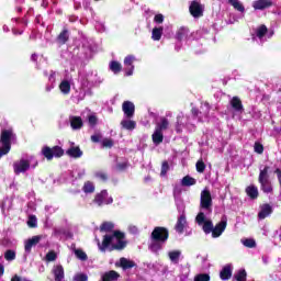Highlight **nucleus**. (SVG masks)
Masks as SVG:
<instances>
[{
    "mask_svg": "<svg viewBox=\"0 0 281 281\" xmlns=\"http://www.w3.org/2000/svg\"><path fill=\"white\" fill-rule=\"evenodd\" d=\"M80 87L75 91L72 100L75 102H82L87 95H93V89L99 87L102 82V78L98 76V72H79Z\"/></svg>",
    "mask_w": 281,
    "mask_h": 281,
    "instance_id": "1",
    "label": "nucleus"
},
{
    "mask_svg": "<svg viewBox=\"0 0 281 281\" xmlns=\"http://www.w3.org/2000/svg\"><path fill=\"white\" fill-rule=\"evenodd\" d=\"M98 247L100 251H121V249L126 247L124 233L115 231L112 235H105L101 244L98 241Z\"/></svg>",
    "mask_w": 281,
    "mask_h": 281,
    "instance_id": "2",
    "label": "nucleus"
},
{
    "mask_svg": "<svg viewBox=\"0 0 281 281\" xmlns=\"http://www.w3.org/2000/svg\"><path fill=\"white\" fill-rule=\"evenodd\" d=\"M169 233L166 227L157 226L150 235L149 249L153 254H157L164 249V245L168 240Z\"/></svg>",
    "mask_w": 281,
    "mask_h": 281,
    "instance_id": "3",
    "label": "nucleus"
},
{
    "mask_svg": "<svg viewBox=\"0 0 281 281\" xmlns=\"http://www.w3.org/2000/svg\"><path fill=\"white\" fill-rule=\"evenodd\" d=\"M38 166V160L34 156H24L20 160L13 162V170L16 175H23L32 168H36Z\"/></svg>",
    "mask_w": 281,
    "mask_h": 281,
    "instance_id": "4",
    "label": "nucleus"
},
{
    "mask_svg": "<svg viewBox=\"0 0 281 281\" xmlns=\"http://www.w3.org/2000/svg\"><path fill=\"white\" fill-rule=\"evenodd\" d=\"M16 143V134L12 127L2 128L0 135V148L3 149V154L10 153L12 150V144Z\"/></svg>",
    "mask_w": 281,
    "mask_h": 281,
    "instance_id": "5",
    "label": "nucleus"
},
{
    "mask_svg": "<svg viewBox=\"0 0 281 281\" xmlns=\"http://www.w3.org/2000/svg\"><path fill=\"white\" fill-rule=\"evenodd\" d=\"M259 178L258 181L260 183V188L265 194H270V192H273V187L271 186V180L269 179V166H266L265 168H259Z\"/></svg>",
    "mask_w": 281,
    "mask_h": 281,
    "instance_id": "6",
    "label": "nucleus"
},
{
    "mask_svg": "<svg viewBox=\"0 0 281 281\" xmlns=\"http://www.w3.org/2000/svg\"><path fill=\"white\" fill-rule=\"evenodd\" d=\"M273 34V31H269V29H267V25L261 24L255 30L252 40L255 41V43H258V45H263V43H267L268 38H271Z\"/></svg>",
    "mask_w": 281,
    "mask_h": 281,
    "instance_id": "7",
    "label": "nucleus"
},
{
    "mask_svg": "<svg viewBox=\"0 0 281 281\" xmlns=\"http://www.w3.org/2000/svg\"><path fill=\"white\" fill-rule=\"evenodd\" d=\"M210 215L205 212H199L195 217V223L200 226H202V229L204 234H212V231L214 229V223H212V220H210Z\"/></svg>",
    "mask_w": 281,
    "mask_h": 281,
    "instance_id": "8",
    "label": "nucleus"
},
{
    "mask_svg": "<svg viewBox=\"0 0 281 281\" xmlns=\"http://www.w3.org/2000/svg\"><path fill=\"white\" fill-rule=\"evenodd\" d=\"M200 212L212 214V193L207 188L203 189L200 195Z\"/></svg>",
    "mask_w": 281,
    "mask_h": 281,
    "instance_id": "9",
    "label": "nucleus"
},
{
    "mask_svg": "<svg viewBox=\"0 0 281 281\" xmlns=\"http://www.w3.org/2000/svg\"><path fill=\"white\" fill-rule=\"evenodd\" d=\"M194 131V123H190V117L180 113L177 117L176 132L183 133V131Z\"/></svg>",
    "mask_w": 281,
    "mask_h": 281,
    "instance_id": "10",
    "label": "nucleus"
},
{
    "mask_svg": "<svg viewBox=\"0 0 281 281\" xmlns=\"http://www.w3.org/2000/svg\"><path fill=\"white\" fill-rule=\"evenodd\" d=\"M233 117L235 120H240L243 113H245V108L243 106V101H240V98L233 97L229 101Z\"/></svg>",
    "mask_w": 281,
    "mask_h": 281,
    "instance_id": "11",
    "label": "nucleus"
},
{
    "mask_svg": "<svg viewBox=\"0 0 281 281\" xmlns=\"http://www.w3.org/2000/svg\"><path fill=\"white\" fill-rule=\"evenodd\" d=\"M44 76L45 78H47L48 82L45 86V91L46 93L52 92V90L56 87V81L60 80V72L56 71V70H44Z\"/></svg>",
    "mask_w": 281,
    "mask_h": 281,
    "instance_id": "12",
    "label": "nucleus"
},
{
    "mask_svg": "<svg viewBox=\"0 0 281 281\" xmlns=\"http://www.w3.org/2000/svg\"><path fill=\"white\" fill-rule=\"evenodd\" d=\"M42 155L48 160L52 161L54 157H63L65 155V150L61 149L60 146H54L53 148L49 146H44L42 148Z\"/></svg>",
    "mask_w": 281,
    "mask_h": 281,
    "instance_id": "13",
    "label": "nucleus"
},
{
    "mask_svg": "<svg viewBox=\"0 0 281 281\" xmlns=\"http://www.w3.org/2000/svg\"><path fill=\"white\" fill-rule=\"evenodd\" d=\"M210 103L203 102L200 106V112L196 108L192 109L193 117H198V122H205L210 115Z\"/></svg>",
    "mask_w": 281,
    "mask_h": 281,
    "instance_id": "14",
    "label": "nucleus"
},
{
    "mask_svg": "<svg viewBox=\"0 0 281 281\" xmlns=\"http://www.w3.org/2000/svg\"><path fill=\"white\" fill-rule=\"evenodd\" d=\"M71 87H74V77L67 75L59 82L58 89L61 95H69V93H71Z\"/></svg>",
    "mask_w": 281,
    "mask_h": 281,
    "instance_id": "15",
    "label": "nucleus"
},
{
    "mask_svg": "<svg viewBox=\"0 0 281 281\" xmlns=\"http://www.w3.org/2000/svg\"><path fill=\"white\" fill-rule=\"evenodd\" d=\"M189 12L193 19H201L203 12H205V5H203L199 0H194L190 3Z\"/></svg>",
    "mask_w": 281,
    "mask_h": 281,
    "instance_id": "16",
    "label": "nucleus"
},
{
    "mask_svg": "<svg viewBox=\"0 0 281 281\" xmlns=\"http://www.w3.org/2000/svg\"><path fill=\"white\" fill-rule=\"evenodd\" d=\"M94 203L98 207H102V205H111V203H113V198L109 196V192L106 190H102L95 195Z\"/></svg>",
    "mask_w": 281,
    "mask_h": 281,
    "instance_id": "17",
    "label": "nucleus"
},
{
    "mask_svg": "<svg viewBox=\"0 0 281 281\" xmlns=\"http://www.w3.org/2000/svg\"><path fill=\"white\" fill-rule=\"evenodd\" d=\"M225 229H227V216L224 215L221 222L213 226V231L211 232L212 238H221Z\"/></svg>",
    "mask_w": 281,
    "mask_h": 281,
    "instance_id": "18",
    "label": "nucleus"
},
{
    "mask_svg": "<svg viewBox=\"0 0 281 281\" xmlns=\"http://www.w3.org/2000/svg\"><path fill=\"white\" fill-rule=\"evenodd\" d=\"M122 111L128 120L135 117V103L131 101L123 102Z\"/></svg>",
    "mask_w": 281,
    "mask_h": 281,
    "instance_id": "19",
    "label": "nucleus"
},
{
    "mask_svg": "<svg viewBox=\"0 0 281 281\" xmlns=\"http://www.w3.org/2000/svg\"><path fill=\"white\" fill-rule=\"evenodd\" d=\"M133 63H135V56L128 55L124 58L125 76H133V71H135V65Z\"/></svg>",
    "mask_w": 281,
    "mask_h": 281,
    "instance_id": "20",
    "label": "nucleus"
},
{
    "mask_svg": "<svg viewBox=\"0 0 281 281\" xmlns=\"http://www.w3.org/2000/svg\"><path fill=\"white\" fill-rule=\"evenodd\" d=\"M82 49L86 54V57L89 58L93 52H95V46L93 45V41L87 37L82 38Z\"/></svg>",
    "mask_w": 281,
    "mask_h": 281,
    "instance_id": "21",
    "label": "nucleus"
},
{
    "mask_svg": "<svg viewBox=\"0 0 281 281\" xmlns=\"http://www.w3.org/2000/svg\"><path fill=\"white\" fill-rule=\"evenodd\" d=\"M43 236L36 235L32 238L27 239L24 245L25 254H32V247H36L38 243H41V239Z\"/></svg>",
    "mask_w": 281,
    "mask_h": 281,
    "instance_id": "22",
    "label": "nucleus"
},
{
    "mask_svg": "<svg viewBox=\"0 0 281 281\" xmlns=\"http://www.w3.org/2000/svg\"><path fill=\"white\" fill-rule=\"evenodd\" d=\"M55 281H65V268L63 265H55L52 269Z\"/></svg>",
    "mask_w": 281,
    "mask_h": 281,
    "instance_id": "23",
    "label": "nucleus"
},
{
    "mask_svg": "<svg viewBox=\"0 0 281 281\" xmlns=\"http://www.w3.org/2000/svg\"><path fill=\"white\" fill-rule=\"evenodd\" d=\"M66 155L72 159H80L83 153L80 150L79 146H75L74 143H70V147L66 150Z\"/></svg>",
    "mask_w": 281,
    "mask_h": 281,
    "instance_id": "24",
    "label": "nucleus"
},
{
    "mask_svg": "<svg viewBox=\"0 0 281 281\" xmlns=\"http://www.w3.org/2000/svg\"><path fill=\"white\" fill-rule=\"evenodd\" d=\"M171 265H179L181 262V259L183 258V254L181 250H170L167 254Z\"/></svg>",
    "mask_w": 281,
    "mask_h": 281,
    "instance_id": "25",
    "label": "nucleus"
},
{
    "mask_svg": "<svg viewBox=\"0 0 281 281\" xmlns=\"http://www.w3.org/2000/svg\"><path fill=\"white\" fill-rule=\"evenodd\" d=\"M186 225H188V220H186V213H181V215L178 217L177 224H176V232L178 234H183V231L186 229Z\"/></svg>",
    "mask_w": 281,
    "mask_h": 281,
    "instance_id": "26",
    "label": "nucleus"
},
{
    "mask_svg": "<svg viewBox=\"0 0 281 281\" xmlns=\"http://www.w3.org/2000/svg\"><path fill=\"white\" fill-rule=\"evenodd\" d=\"M273 212V207H271V205L269 204H262L260 206V211L258 213V218L260 221H265V218H267V216H271V213Z\"/></svg>",
    "mask_w": 281,
    "mask_h": 281,
    "instance_id": "27",
    "label": "nucleus"
},
{
    "mask_svg": "<svg viewBox=\"0 0 281 281\" xmlns=\"http://www.w3.org/2000/svg\"><path fill=\"white\" fill-rule=\"evenodd\" d=\"M273 2L271 0H257L252 2L254 10H267V8H271Z\"/></svg>",
    "mask_w": 281,
    "mask_h": 281,
    "instance_id": "28",
    "label": "nucleus"
},
{
    "mask_svg": "<svg viewBox=\"0 0 281 281\" xmlns=\"http://www.w3.org/2000/svg\"><path fill=\"white\" fill-rule=\"evenodd\" d=\"M69 122L72 131H80L85 123L82 122V117L80 116H69Z\"/></svg>",
    "mask_w": 281,
    "mask_h": 281,
    "instance_id": "29",
    "label": "nucleus"
},
{
    "mask_svg": "<svg viewBox=\"0 0 281 281\" xmlns=\"http://www.w3.org/2000/svg\"><path fill=\"white\" fill-rule=\"evenodd\" d=\"M121 126L125 131H135V128H137V122H135L128 117H125L121 121Z\"/></svg>",
    "mask_w": 281,
    "mask_h": 281,
    "instance_id": "30",
    "label": "nucleus"
},
{
    "mask_svg": "<svg viewBox=\"0 0 281 281\" xmlns=\"http://www.w3.org/2000/svg\"><path fill=\"white\" fill-rule=\"evenodd\" d=\"M188 34H190V31L188 27L182 26L180 27L177 33H176V40L181 43V41H187L188 40Z\"/></svg>",
    "mask_w": 281,
    "mask_h": 281,
    "instance_id": "31",
    "label": "nucleus"
},
{
    "mask_svg": "<svg viewBox=\"0 0 281 281\" xmlns=\"http://www.w3.org/2000/svg\"><path fill=\"white\" fill-rule=\"evenodd\" d=\"M151 139H153V143L155 144V146H159V144H161V142H164V132L155 128V131L151 135Z\"/></svg>",
    "mask_w": 281,
    "mask_h": 281,
    "instance_id": "32",
    "label": "nucleus"
},
{
    "mask_svg": "<svg viewBox=\"0 0 281 281\" xmlns=\"http://www.w3.org/2000/svg\"><path fill=\"white\" fill-rule=\"evenodd\" d=\"M229 5L234 8L237 12H240V14H245V5L240 0H228Z\"/></svg>",
    "mask_w": 281,
    "mask_h": 281,
    "instance_id": "33",
    "label": "nucleus"
},
{
    "mask_svg": "<svg viewBox=\"0 0 281 281\" xmlns=\"http://www.w3.org/2000/svg\"><path fill=\"white\" fill-rule=\"evenodd\" d=\"M221 280H229L232 278V265H226L220 272Z\"/></svg>",
    "mask_w": 281,
    "mask_h": 281,
    "instance_id": "34",
    "label": "nucleus"
},
{
    "mask_svg": "<svg viewBox=\"0 0 281 281\" xmlns=\"http://www.w3.org/2000/svg\"><path fill=\"white\" fill-rule=\"evenodd\" d=\"M119 266H121L122 269H123L124 271H126V269H133V267H135V261L122 257V258L120 259Z\"/></svg>",
    "mask_w": 281,
    "mask_h": 281,
    "instance_id": "35",
    "label": "nucleus"
},
{
    "mask_svg": "<svg viewBox=\"0 0 281 281\" xmlns=\"http://www.w3.org/2000/svg\"><path fill=\"white\" fill-rule=\"evenodd\" d=\"M168 126H170V122L166 117H160V121L156 123V130L164 132L167 131Z\"/></svg>",
    "mask_w": 281,
    "mask_h": 281,
    "instance_id": "36",
    "label": "nucleus"
},
{
    "mask_svg": "<svg viewBox=\"0 0 281 281\" xmlns=\"http://www.w3.org/2000/svg\"><path fill=\"white\" fill-rule=\"evenodd\" d=\"M67 41H69V31L64 30L57 36V43H59L60 45H65Z\"/></svg>",
    "mask_w": 281,
    "mask_h": 281,
    "instance_id": "37",
    "label": "nucleus"
},
{
    "mask_svg": "<svg viewBox=\"0 0 281 281\" xmlns=\"http://www.w3.org/2000/svg\"><path fill=\"white\" fill-rule=\"evenodd\" d=\"M246 193L250 199H258V187L249 186L246 188Z\"/></svg>",
    "mask_w": 281,
    "mask_h": 281,
    "instance_id": "38",
    "label": "nucleus"
},
{
    "mask_svg": "<svg viewBox=\"0 0 281 281\" xmlns=\"http://www.w3.org/2000/svg\"><path fill=\"white\" fill-rule=\"evenodd\" d=\"M82 190L86 194H93V192H95V184L91 181H87L85 182Z\"/></svg>",
    "mask_w": 281,
    "mask_h": 281,
    "instance_id": "39",
    "label": "nucleus"
},
{
    "mask_svg": "<svg viewBox=\"0 0 281 281\" xmlns=\"http://www.w3.org/2000/svg\"><path fill=\"white\" fill-rule=\"evenodd\" d=\"M110 71H112L113 74H120V71H122V64H120V61H115L112 60L110 61Z\"/></svg>",
    "mask_w": 281,
    "mask_h": 281,
    "instance_id": "40",
    "label": "nucleus"
},
{
    "mask_svg": "<svg viewBox=\"0 0 281 281\" xmlns=\"http://www.w3.org/2000/svg\"><path fill=\"white\" fill-rule=\"evenodd\" d=\"M241 245H244V247H247L248 249H254L256 248V239L254 238H243L240 239Z\"/></svg>",
    "mask_w": 281,
    "mask_h": 281,
    "instance_id": "41",
    "label": "nucleus"
},
{
    "mask_svg": "<svg viewBox=\"0 0 281 281\" xmlns=\"http://www.w3.org/2000/svg\"><path fill=\"white\" fill-rule=\"evenodd\" d=\"M164 34V29L162 27H155L151 31V38L153 41H161V35Z\"/></svg>",
    "mask_w": 281,
    "mask_h": 281,
    "instance_id": "42",
    "label": "nucleus"
},
{
    "mask_svg": "<svg viewBox=\"0 0 281 281\" xmlns=\"http://www.w3.org/2000/svg\"><path fill=\"white\" fill-rule=\"evenodd\" d=\"M181 184L184 186L186 188H190V186L196 184V180L190 176H186L184 178H182Z\"/></svg>",
    "mask_w": 281,
    "mask_h": 281,
    "instance_id": "43",
    "label": "nucleus"
},
{
    "mask_svg": "<svg viewBox=\"0 0 281 281\" xmlns=\"http://www.w3.org/2000/svg\"><path fill=\"white\" fill-rule=\"evenodd\" d=\"M234 280H236V281H247V271H245V269L238 270L234 274Z\"/></svg>",
    "mask_w": 281,
    "mask_h": 281,
    "instance_id": "44",
    "label": "nucleus"
},
{
    "mask_svg": "<svg viewBox=\"0 0 281 281\" xmlns=\"http://www.w3.org/2000/svg\"><path fill=\"white\" fill-rule=\"evenodd\" d=\"M114 227H115V224L111 222H104L100 226V232H113Z\"/></svg>",
    "mask_w": 281,
    "mask_h": 281,
    "instance_id": "45",
    "label": "nucleus"
},
{
    "mask_svg": "<svg viewBox=\"0 0 281 281\" xmlns=\"http://www.w3.org/2000/svg\"><path fill=\"white\" fill-rule=\"evenodd\" d=\"M4 260L8 262H12V260H16V252L12 249H9L4 252Z\"/></svg>",
    "mask_w": 281,
    "mask_h": 281,
    "instance_id": "46",
    "label": "nucleus"
},
{
    "mask_svg": "<svg viewBox=\"0 0 281 281\" xmlns=\"http://www.w3.org/2000/svg\"><path fill=\"white\" fill-rule=\"evenodd\" d=\"M75 256L78 258V260L85 261L87 260V252L83 251L82 249L78 248V249H74Z\"/></svg>",
    "mask_w": 281,
    "mask_h": 281,
    "instance_id": "47",
    "label": "nucleus"
},
{
    "mask_svg": "<svg viewBox=\"0 0 281 281\" xmlns=\"http://www.w3.org/2000/svg\"><path fill=\"white\" fill-rule=\"evenodd\" d=\"M88 124H89V126H91V128H93V126H97V124H98V116L95 115V113L91 112L88 115Z\"/></svg>",
    "mask_w": 281,
    "mask_h": 281,
    "instance_id": "48",
    "label": "nucleus"
},
{
    "mask_svg": "<svg viewBox=\"0 0 281 281\" xmlns=\"http://www.w3.org/2000/svg\"><path fill=\"white\" fill-rule=\"evenodd\" d=\"M176 206L180 214H184L186 204H183V200H181L180 198H176Z\"/></svg>",
    "mask_w": 281,
    "mask_h": 281,
    "instance_id": "49",
    "label": "nucleus"
},
{
    "mask_svg": "<svg viewBox=\"0 0 281 281\" xmlns=\"http://www.w3.org/2000/svg\"><path fill=\"white\" fill-rule=\"evenodd\" d=\"M57 258H58V255L56 254V251L50 250L46 254L45 261L46 262H54V261H56Z\"/></svg>",
    "mask_w": 281,
    "mask_h": 281,
    "instance_id": "50",
    "label": "nucleus"
},
{
    "mask_svg": "<svg viewBox=\"0 0 281 281\" xmlns=\"http://www.w3.org/2000/svg\"><path fill=\"white\" fill-rule=\"evenodd\" d=\"M87 175V170L85 168H77L74 172L72 176L76 177V179H82Z\"/></svg>",
    "mask_w": 281,
    "mask_h": 281,
    "instance_id": "51",
    "label": "nucleus"
},
{
    "mask_svg": "<svg viewBox=\"0 0 281 281\" xmlns=\"http://www.w3.org/2000/svg\"><path fill=\"white\" fill-rule=\"evenodd\" d=\"M211 277L209 273H199L194 277L193 281H210Z\"/></svg>",
    "mask_w": 281,
    "mask_h": 281,
    "instance_id": "52",
    "label": "nucleus"
},
{
    "mask_svg": "<svg viewBox=\"0 0 281 281\" xmlns=\"http://www.w3.org/2000/svg\"><path fill=\"white\" fill-rule=\"evenodd\" d=\"M27 225H29V227H32V228L37 227L38 220L34 215H31L29 217Z\"/></svg>",
    "mask_w": 281,
    "mask_h": 281,
    "instance_id": "53",
    "label": "nucleus"
},
{
    "mask_svg": "<svg viewBox=\"0 0 281 281\" xmlns=\"http://www.w3.org/2000/svg\"><path fill=\"white\" fill-rule=\"evenodd\" d=\"M74 281H88L89 277H87V274L85 273H77L74 276Z\"/></svg>",
    "mask_w": 281,
    "mask_h": 281,
    "instance_id": "54",
    "label": "nucleus"
},
{
    "mask_svg": "<svg viewBox=\"0 0 281 281\" xmlns=\"http://www.w3.org/2000/svg\"><path fill=\"white\" fill-rule=\"evenodd\" d=\"M103 148H113V139L111 138H104L102 140Z\"/></svg>",
    "mask_w": 281,
    "mask_h": 281,
    "instance_id": "55",
    "label": "nucleus"
},
{
    "mask_svg": "<svg viewBox=\"0 0 281 281\" xmlns=\"http://www.w3.org/2000/svg\"><path fill=\"white\" fill-rule=\"evenodd\" d=\"M255 153L262 155L265 153V147L260 143H255Z\"/></svg>",
    "mask_w": 281,
    "mask_h": 281,
    "instance_id": "56",
    "label": "nucleus"
},
{
    "mask_svg": "<svg viewBox=\"0 0 281 281\" xmlns=\"http://www.w3.org/2000/svg\"><path fill=\"white\" fill-rule=\"evenodd\" d=\"M195 168L198 172H204L205 171V164L201 160H199L195 165Z\"/></svg>",
    "mask_w": 281,
    "mask_h": 281,
    "instance_id": "57",
    "label": "nucleus"
},
{
    "mask_svg": "<svg viewBox=\"0 0 281 281\" xmlns=\"http://www.w3.org/2000/svg\"><path fill=\"white\" fill-rule=\"evenodd\" d=\"M126 168H128V162L127 161L116 164V170L122 171V170H126Z\"/></svg>",
    "mask_w": 281,
    "mask_h": 281,
    "instance_id": "58",
    "label": "nucleus"
},
{
    "mask_svg": "<svg viewBox=\"0 0 281 281\" xmlns=\"http://www.w3.org/2000/svg\"><path fill=\"white\" fill-rule=\"evenodd\" d=\"M94 177H97V179H100L101 181H106L108 177L104 173V171H98L94 173Z\"/></svg>",
    "mask_w": 281,
    "mask_h": 281,
    "instance_id": "59",
    "label": "nucleus"
},
{
    "mask_svg": "<svg viewBox=\"0 0 281 281\" xmlns=\"http://www.w3.org/2000/svg\"><path fill=\"white\" fill-rule=\"evenodd\" d=\"M128 232H130V234L137 235V234H139V228L136 225H130Z\"/></svg>",
    "mask_w": 281,
    "mask_h": 281,
    "instance_id": "60",
    "label": "nucleus"
},
{
    "mask_svg": "<svg viewBox=\"0 0 281 281\" xmlns=\"http://www.w3.org/2000/svg\"><path fill=\"white\" fill-rule=\"evenodd\" d=\"M168 169H169V166H168V162H162V166H161V177H166V173L168 172Z\"/></svg>",
    "mask_w": 281,
    "mask_h": 281,
    "instance_id": "61",
    "label": "nucleus"
},
{
    "mask_svg": "<svg viewBox=\"0 0 281 281\" xmlns=\"http://www.w3.org/2000/svg\"><path fill=\"white\" fill-rule=\"evenodd\" d=\"M94 27H95L97 32H104V30H105L104 23H102V22H97Z\"/></svg>",
    "mask_w": 281,
    "mask_h": 281,
    "instance_id": "62",
    "label": "nucleus"
},
{
    "mask_svg": "<svg viewBox=\"0 0 281 281\" xmlns=\"http://www.w3.org/2000/svg\"><path fill=\"white\" fill-rule=\"evenodd\" d=\"M154 21L155 23H164V14H156Z\"/></svg>",
    "mask_w": 281,
    "mask_h": 281,
    "instance_id": "63",
    "label": "nucleus"
},
{
    "mask_svg": "<svg viewBox=\"0 0 281 281\" xmlns=\"http://www.w3.org/2000/svg\"><path fill=\"white\" fill-rule=\"evenodd\" d=\"M45 212H46V214H54V212H56V209H54V206H52V205H46L45 206Z\"/></svg>",
    "mask_w": 281,
    "mask_h": 281,
    "instance_id": "64",
    "label": "nucleus"
}]
</instances>
